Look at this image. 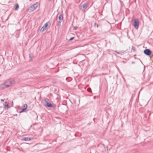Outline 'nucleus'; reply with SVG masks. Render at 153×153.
Returning <instances> with one entry per match:
<instances>
[{
	"instance_id": "23",
	"label": "nucleus",
	"mask_w": 153,
	"mask_h": 153,
	"mask_svg": "<svg viewBox=\"0 0 153 153\" xmlns=\"http://www.w3.org/2000/svg\"><path fill=\"white\" fill-rule=\"evenodd\" d=\"M132 63H134V62H132Z\"/></svg>"
},
{
	"instance_id": "22",
	"label": "nucleus",
	"mask_w": 153,
	"mask_h": 153,
	"mask_svg": "<svg viewBox=\"0 0 153 153\" xmlns=\"http://www.w3.org/2000/svg\"><path fill=\"white\" fill-rule=\"evenodd\" d=\"M118 53V54H119V53Z\"/></svg>"
},
{
	"instance_id": "9",
	"label": "nucleus",
	"mask_w": 153,
	"mask_h": 153,
	"mask_svg": "<svg viewBox=\"0 0 153 153\" xmlns=\"http://www.w3.org/2000/svg\"><path fill=\"white\" fill-rule=\"evenodd\" d=\"M27 104H25L23 105V107H24V108H23L22 111H20V113L23 112L27 108Z\"/></svg>"
},
{
	"instance_id": "7",
	"label": "nucleus",
	"mask_w": 153,
	"mask_h": 153,
	"mask_svg": "<svg viewBox=\"0 0 153 153\" xmlns=\"http://www.w3.org/2000/svg\"><path fill=\"white\" fill-rule=\"evenodd\" d=\"M22 140L23 141H28L30 140L31 138L28 137H23L22 138Z\"/></svg>"
},
{
	"instance_id": "13",
	"label": "nucleus",
	"mask_w": 153,
	"mask_h": 153,
	"mask_svg": "<svg viewBox=\"0 0 153 153\" xmlns=\"http://www.w3.org/2000/svg\"><path fill=\"white\" fill-rule=\"evenodd\" d=\"M62 22V21H58L57 23V25L58 26H61V23Z\"/></svg>"
},
{
	"instance_id": "4",
	"label": "nucleus",
	"mask_w": 153,
	"mask_h": 153,
	"mask_svg": "<svg viewBox=\"0 0 153 153\" xmlns=\"http://www.w3.org/2000/svg\"><path fill=\"white\" fill-rule=\"evenodd\" d=\"M89 4L87 3H85L83 4H82V3L79 5L80 9L82 10H85L88 6Z\"/></svg>"
},
{
	"instance_id": "2",
	"label": "nucleus",
	"mask_w": 153,
	"mask_h": 153,
	"mask_svg": "<svg viewBox=\"0 0 153 153\" xmlns=\"http://www.w3.org/2000/svg\"><path fill=\"white\" fill-rule=\"evenodd\" d=\"M15 83V81H10L9 80L6 81L3 84H2L1 86L2 87L4 86L5 88H7L14 85Z\"/></svg>"
},
{
	"instance_id": "18",
	"label": "nucleus",
	"mask_w": 153,
	"mask_h": 153,
	"mask_svg": "<svg viewBox=\"0 0 153 153\" xmlns=\"http://www.w3.org/2000/svg\"><path fill=\"white\" fill-rule=\"evenodd\" d=\"M125 52V51H124V50H122V51H120V52L121 53H124Z\"/></svg>"
},
{
	"instance_id": "21",
	"label": "nucleus",
	"mask_w": 153,
	"mask_h": 153,
	"mask_svg": "<svg viewBox=\"0 0 153 153\" xmlns=\"http://www.w3.org/2000/svg\"><path fill=\"white\" fill-rule=\"evenodd\" d=\"M1 101H4V100H2V99H1Z\"/></svg>"
},
{
	"instance_id": "14",
	"label": "nucleus",
	"mask_w": 153,
	"mask_h": 153,
	"mask_svg": "<svg viewBox=\"0 0 153 153\" xmlns=\"http://www.w3.org/2000/svg\"><path fill=\"white\" fill-rule=\"evenodd\" d=\"M46 29L44 28V27L43 26L41 28L40 30L42 32H43L44 30H45Z\"/></svg>"
},
{
	"instance_id": "16",
	"label": "nucleus",
	"mask_w": 153,
	"mask_h": 153,
	"mask_svg": "<svg viewBox=\"0 0 153 153\" xmlns=\"http://www.w3.org/2000/svg\"><path fill=\"white\" fill-rule=\"evenodd\" d=\"M96 26H97V27L98 28V25L97 24L96 22H95L94 26V27H95Z\"/></svg>"
},
{
	"instance_id": "11",
	"label": "nucleus",
	"mask_w": 153,
	"mask_h": 153,
	"mask_svg": "<svg viewBox=\"0 0 153 153\" xmlns=\"http://www.w3.org/2000/svg\"><path fill=\"white\" fill-rule=\"evenodd\" d=\"M49 23V22H47L44 25L43 27H44V28L46 29V28L48 26V24Z\"/></svg>"
},
{
	"instance_id": "20",
	"label": "nucleus",
	"mask_w": 153,
	"mask_h": 153,
	"mask_svg": "<svg viewBox=\"0 0 153 153\" xmlns=\"http://www.w3.org/2000/svg\"><path fill=\"white\" fill-rule=\"evenodd\" d=\"M76 28H77V27H75L74 28V30H76Z\"/></svg>"
},
{
	"instance_id": "6",
	"label": "nucleus",
	"mask_w": 153,
	"mask_h": 153,
	"mask_svg": "<svg viewBox=\"0 0 153 153\" xmlns=\"http://www.w3.org/2000/svg\"><path fill=\"white\" fill-rule=\"evenodd\" d=\"M144 53L146 55L148 56H150L151 53V51L149 49H146L144 51Z\"/></svg>"
},
{
	"instance_id": "8",
	"label": "nucleus",
	"mask_w": 153,
	"mask_h": 153,
	"mask_svg": "<svg viewBox=\"0 0 153 153\" xmlns=\"http://www.w3.org/2000/svg\"><path fill=\"white\" fill-rule=\"evenodd\" d=\"M59 19V21H62L63 20V15L62 14H59V16H58Z\"/></svg>"
},
{
	"instance_id": "12",
	"label": "nucleus",
	"mask_w": 153,
	"mask_h": 153,
	"mask_svg": "<svg viewBox=\"0 0 153 153\" xmlns=\"http://www.w3.org/2000/svg\"><path fill=\"white\" fill-rule=\"evenodd\" d=\"M9 108V106L8 104L4 105V108L5 109H8Z\"/></svg>"
},
{
	"instance_id": "10",
	"label": "nucleus",
	"mask_w": 153,
	"mask_h": 153,
	"mask_svg": "<svg viewBox=\"0 0 153 153\" xmlns=\"http://www.w3.org/2000/svg\"><path fill=\"white\" fill-rule=\"evenodd\" d=\"M15 10H17L19 8V4L17 3H16L15 5Z\"/></svg>"
},
{
	"instance_id": "5",
	"label": "nucleus",
	"mask_w": 153,
	"mask_h": 153,
	"mask_svg": "<svg viewBox=\"0 0 153 153\" xmlns=\"http://www.w3.org/2000/svg\"><path fill=\"white\" fill-rule=\"evenodd\" d=\"M134 23L133 26L136 29H137L138 28L139 25V22L138 20L137 19H134L133 20Z\"/></svg>"
},
{
	"instance_id": "1",
	"label": "nucleus",
	"mask_w": 153,
	"mask_h": 153,
	"mask_svg": "<svg viewBox=\"0 0 153 153\" xmlns=\"http://www.w3.org/2000/svg\"><path fill=\"white\" fill-rule=\"evenodd\" d=\"M49 100L48 98H45L42 100V103L43 105L45 107L55 108L56 107V105L51 103L49 102Z\"/></svg>"
},
{
	"instance_id": "19",
	"label": "nucleus",
	"mask_w": 153,
	"mask_h": 153,
	"mask_svg": "<svg viewBox=\"0 0 153 153\" xmlns=\"http://www.w3.org/2000/svg\"><path fill=\"white\" fill-rule=\"evenodd\" d=\"M74 39V37H71L70 38V39H69V40L71 41L72 40Z\"/></svg>"
},
{
	"instance_id": "15",
	"label": "nucleus",
	"mask_w": 153,
	"mask_h": 153,
	"mask_svg": "<svg viewBox=\"0 0 153 153\" xmlns=\"http://www.w3.org/2000/svg\"><path fill=\"white\" fill-rule=\"evenodd\" d=\"M87 90L89 92H91V89L90 88H87Z\"/></svg>"
},
{
	"instance_id": "3",
	"label": "nucleus",
	"mask_w": 153,
	"mask_h": 153,
	"mask_svg": "<svg viewBox=\"0 0 153 153\" xmlns=\"http://www.w3.org/2000/svg\"><path fill=\"white\" fill-rule=\"evenodd\" d=\"M37 7L38 5L37 3L35 4L30 6L27 9V10L30 12H31L35 10Z\"/></svg>"
},
{
	"instance_id": "17",
	"label": "nucleus",
	"mask_w": 153,
	"mask_h": 153,
	"mask_svg": "<svg viewBox=\"0 0 153 153\" xmlns=\"http://www.w3.org/2000/svg\"><path fill=\"white\" fill-rule=\"evenodd\" d=\"M29 57L31 59H32V58H33V56L32 55L30 54H29Z\"/></svg>"
}]
</instances>
